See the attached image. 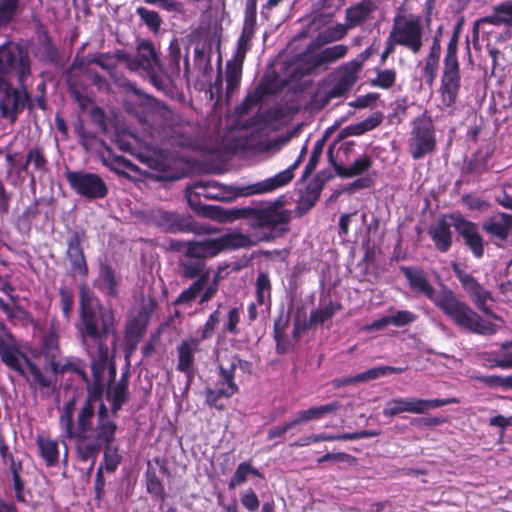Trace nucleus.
Returning <instances> with one entry per match:
<instances>
[{"mask_svg":"<svg viewBox=\"0 0 512 512\" xmlns=\"http://www.w3.org/2000/svg\"><path fill=\"white\" fill-rule=\"evenodd\" d=\"M106 399L112 410L101 402L96 409L89 396L78 406L74 399L68 401L59 417L63 435L76 443L77 452L83 461L96 460L104 448L103 465L108 472H114L121 462L118 445H114L117 424L114 417L127 399V381L112 383L106 391Z\"/></svg>","mask_w":512,"mask_h":512,"instance_id":"nucleus-1","label":"nucleus"},{"mask_svg":"<svg viewBox=\"0 0 512 512\" xmlns=\"http://www.w3.org/2000/svg\"><path fill=\"white\" fill-rule=\"evenodd\" d=\"M80 317L78 330L81 341L91 358L93 374L99 380L104 370L108 369L114 379L116 370L109 360L107 338H115L114 316L110 310L99 308L97 302L84 289L80 295Z\"/></svg>","mask_w":512,"mask_h":512,"instance_id":"nucleus-2","label":"nucleus"},{"mask_svg":"<svg viewBox=\"0 0 512 512\" xmlns=\"http://www.w3.org/2000/svg\"><path fill=\"white\" fill-rule=\"evenodd\" d=\"M115 82L137 96L144 112L143 115L138 114L140 122L160 126L172 145L192 149L200 147L201 129L196 123L184 120L165 104L143 93L126 79H115Z\"/></svg>","mask_w":512,"mask_h":512,"instance_id":"nucleus-3","label":"nucleus"},{"mask_svg":"<svg viewBox=\"0 0 512 512\" xmlns=\"http://www.w3.org/2000/svg\"><path fill=\"white\" fill-rule=\"evenodd\" d=\"M15 71L22 83L30 74V61L27 52L19 45L7 43L0 46V100L2 116L14 121L29 99L26 89H14L10 86L8 75Z\"/></svg>","mask_w":512,"mask_h":512,"instance_id":"nucleus-4","label":"nucleus"},{"mask_svg":"<svg viewBox=\"0 0 512 512\" xmlns=\"http://www.w3.org/2000/svg\"><path fill=\"white\" fill-rule=\"evenodd\" d=\"M435 305L457 326L480 335H492L497 326L483 319L448 288L438 291Z\"/></svg>","mask_w":512,"mask_h":512,"instance_id":"nucleus-5","label":"nucleus"},{"mask_svg":"<svg viewBox=\"0 0 512 512\" xmlns=\"http://www.w3.org/2000/svg\"><path fill=\"white\" fill-rule=\"evenodd\" d=\"M68 366L52 358L48 365L40 369L22 355L10 368L27 380L31 390L39 391L42 396L49 397L55 390L57 374L64 372Z\"/></svg>","mask_w":512,"mask_h":512,"instance_id":"nucleus-6","label":"nucleus"},{"mask_svg":"<svg viewBox=\"0 0 512 512\" xmlns=\"http://www.w3.org/2000/svg\"><path fill=\"white\" fill-rule=\"evenodd\" d=\"M119 59L124 60L126 66L135 72L144 73L151 84L159 91L166 92L169 88V79L163 73L158 55L150 42H141L137 47L135 57L119 55Z\"/></svg>","mask_w":512,"mask_h":512,"instance_id":"nucleus-7","label":"nucleus"},{"mask_svg":"<svg viewBox=\"0 0 512 512\" xmlns=\"http://www.w3.org/2000/svg\"><path fill=\"white\" fill-rule=\"evenodd\" d=\"M270 235L253 238L238 231H232L215 239L187 242L185 244L187 253L196 258L204 260L207 257L217 255L223 249L247 248L255 245L258 241L268 240Z\"/></svg>","mask_w":512,"mask_h":512,"instance_id":"nucleus-8","label":"nucleus"},{"mask_svg":"<svg viewBox=\"0 0 512 512\" xmlns=\"http://www.w3.org/2000/svg\"><path fill=\"white\" fill-rule=\"evenodd\" d=\"M457 42V36L453 35L448 43L444 57L440 93L442 104L445 107H451L455 104L461 87L460 67L457 59Z\"/></svg>","mask_w":512,"mask_h":512,"instance_id":"nucleus-9","label":"nucleus"},{"mask_svg":"<svg viewBox=\"0 0 512 512\" xmlns=\"http://www.w3.org/2000/svg\"><path fill=\"white\" fill-rule=\"evenodd\" d=\"M362 63L357 60L348 62L339 68L315 93V100L325 105L330 99L347 93L356 83Z\"/></svg>","mask_w":512,"mask_h":512,"instance_id":"nucleus-10","label":"nucleus"},{"mask_svg":"<svg viewBox=\"0 0 512 512\" xmlns=\"http://www.w3.org/2000/svg\"><path fill=\"white\" fill-rule=\"evenodd\" d=\"M424 29L416 15H397L390 31V40L418 54L423 47Z\"/></svg>","mask_w":512,"mask_h":512,"instance_id":"nucleus-11","label":"nucleus"},{"mask_svg":"<svg viewBox=\"0 0 512 512\" xmlns=\"http://www.w3.org/2000/svg\"><path fill=\"white\" fill-rule=\"evenodd\" d=\"M456 402L454 399H420L415 397H398L389 400L383 415L394 417L401 413L425 414L430 410Z\"/></svg>","mask_w":512,"mask_h":512,"instance_id":"nucleus-12","label":"nucleus"},{"mask_svg":"<svg viewBox=\"0 0 512 512\" xmlns=\"http://www.w3.org/2000/svg\"><path fill=\"white\" fill-rule=\"evenodd\" d=\"M435 145V131L431 119L425 115L414 119L409 139V151L412 158L415 160L423 158L434 150Z\"/></svg>","mask_w":512,"mask_h":512,"instance_id":"nucleus-13","label":"nucleus"},{"mask_svg":"<svg viewBox=\"0 0 512 512\" xmlns=\"http://www.w3.org/2000/svg\"><path fill=\"white\" fill-rule=\"evenodd\" d=\"M238 366L241 369H245L248 366V362L238 359L237 357H233L228 366H225L223 363L220 364L219 374L222 382L217 384L216 389L207 388L205 391L206 403L209 406L222 409L223 407L217 406V401L222 397L229 398L238 392V386L234 381L235 370Z\"/></svg>","mask_w":512,"mask_h":512,"instance_id":"nucleus-14","label":"nucleus"},{"mask_svg":"<svg viewBox=\"0 0 512 512\" xmlns=\"http://www.w3.org/2000/svg\"><path fill=\"white\" fill-rule=\"evenodd\" d=\"M65 177L71 188L84 198L102 199L108 194L105 182L97 174L85 171H67Z\"/></svg>","mask_w":512,"mask_h":512,"instance_id":"nucleus-15","label":"nucleus"},{"mask_svg":"<svg viewBox=\"0 0 512 512\" xmlns=\"http://www.w3.org/2000/svg\"><path fill=\"white\" fill-rule=\"evenodd\" d=\"M247 215L251 219L252 227L267 228L271 231L280 225L288 224L291 218L290 211L286 210L280 201L263 208L251 209Z\"/></svg>","mask_w":512,"mask_h":512,"instance_id":"nucleus-16","label":"nucleus"},{"mask_svg":"<svg viewBox=\"0 0 512 512\" xmlns=\"http://www.w3.org/2000/svg\"><path fill=\"white\" fill-rule=\"evenodd\" d=\"M347 51V46L338 44L328 47L318 53H306L300 58L297 68L302 75L310 74L314 69L326 67L343 58Z\"/></svg>","mask_w":512,"mask_h":512,"instance_id":"nucleus-17","label":"nucleus"},{"mask_svg":"<svg viewBox=\"0 0 512 512\" xmlns=\"http://www.w3.org/2000/svg\"><path fill=\"white\" fill-rule=\"evenodd\" d=\"M301 162V157H299L290 167L279 172L278 174L259 181L257 183L238 187L237 193L240 196H251L258 194H266L273 192L274 190L285 186L288 184L294 177L293 171Z\"/></svg>","mask_w":512,"mask_h":512,"instance_id":"nucleus-18","label":"nucleus"},{"mask_svg":"<svg viewBox=\"0 0 512 512\" xmlns=\"http://www.w3.org/2000/svg\"><path fill=\"white\" fill-rule=\"evenodd\" d=\"M452 218L456 231L462 236L474 257L482 258L484 255V240L479 233L477 224L464 219L461 215Z\"/></svg>","mask_w":512,"mask_h":512,"instance_id":"nucleus-19","label":"nucleus"},{"mask_svg":"<svg viewBox=\"0 0 512 512\" xmlns=\"http://www.w3.org/2000/svg\"><path fill=\"white\" fill-rule=\"evenodd\" d=\"M453 271L464 290L472 298L474 304L484 313L488 314L489 311L486 308V303L491 299V293L483 288L472 275L464 272L456 264L453 265Z\"/></svg>","mask_w":512,"mask_h":512,"instance_id":"nucleus-20","label":"nucleus"},{"mask_svg":"<svg viewBox=\"0 0 512 512\" xmlns=\"http://www.w3.org/2000/svg\"><path fill=\"white\" fill-rule=\"evenodd\" d=\"M485 24L512 27V0L496 5L491 15L478 19L473 27L475 37H478L480 27Z\"/></svg>","mask_w":512,"mask_h":512,"instance_id":"nucleus-21","label":"nucleus"},{"mask_svg":"<svg viewBox=\"0 0 512 512\" xmlns=\"http://www.w3.org/2000/svg\"><path fill=\"white\" fill-rule=\"evenodd\" d=\"M401 271L408 280L412 290L426 296L435 304L438 292L429 283L423 270L414 267H401Z\"/></svg>","mask_w":512,"mask_h":512,"instance_id":"nucleus-22","label":"nucleus"},{"mask_svg":"<svg viewBox=\"0 0 512 512\" xmlns=\"http://www.w3.org/2000/svg\"><path fill=\"white\" fill-rule=\"evenodd\" d=\"M483 229L490 235L505 241L512 233V215L499 213L485 221Z\"/></svg>","mask_w":512,"mask_h":512,"instance_id":"nucleus-23","label":"nucleus"},{"mask_svg":"<svg viewBox=\"0 0 512 512\" xmlns=\"http://www.w3.org/2000/svg\"><path fill=\"white\" fill-rule=\"evenodd\" d=\"M198 344L199 341L197 339H191L188 341H183L177 349V369L185 373L188 378H191L193 375L194 354L197 350Z\"/></svg>","mask_w":512,"mask_h":512,"instance_id":"nucleus-24","label":"nucleus"},{"mask_svg":"<svg viewBox=\"0 0 512 512\" xmlns=\"http://www.w3.org/2000/svg\"><path fill=\"white\" fill-rule=\"evenodd\" d=\"M23 354L15 346L12 335L3 323L0 322V356L2 361L10 367L17 363Z\"/></svg>","mask_w":512,"mask_h":512,"instance_id":"nucleus-25","label":"nucleus"},{"mask_svg":"<svg viewBox=\"0 0 512 512\" xmlns=\"http://www.w3.org/2000/svg\"><path fill=\"white\" fill-rule=\"evenodd\" d=\"M67 255L74 273L86 275L87 266L81 248V239L78 233L73 234L68 241Z\"/></svg>","mask_w":512,"mask_h":512,"instance_id":"nucleus-26","label":"nucleus"},{"mask_svg":"<svg viewBox=\"0 0 512 512\" xmlns=\"http://www.w3.org/2000/svg\"><path fill=\"white\" fill-rule=\"evenodd\" d=\"M431 238L440 252H447L452 245V231L444 220L438 221L430 230Z\"/></svg>","mask_w":512,"mask_h":512,"instance_id":"nucleus-27","label":"nucleus"},{"mask_svg":"<svg viewBox=\"0 0 512 512\" xmlns=\"http://www.w3.org/2000/svg\"><path fill=\"white\" fill-rule=\"evenodd\" d=\"M204 267V260L189 255L187 251H185V255L180 260L181 275L188 279L199 278L204 274L209 276L208 272H203Z\"/></svg>","mask_w":512,"mask_h":512,"instance_id":"nucleus-28","label":"nucleus"},{"mask_svg":"<svg viewBox=\"0 0 512 512\" xmlns=\"http://www.w3.org/2000/svg\"><path fill=\"white\" fill-rule=\"evenodd\" d=\"M36 442L40 455L44 459L46 465L49 467L56 465L59 460L58 442L44 436H38Z\"/></svg>","mask_w":512,"mask_h":512,"instance_id":"nucleus-29","label":"nucleus"},{"mask_svg":"<svg viewBox=\"0 0 512 512\" xmlns=\"http://www.w3.org/2000/svg\"><path fill=\"white\" fill-rule=\"evenodd\" d=\"M196 193L208 199L223 200L227 198L226 186L216 181H199L195 184Z\"/></svg>","mask_w":512,"mask_h":512,"instance_id":"nucleus-30","label":"nucleus"},{"mask_svg":"<svg viewBox=\"0 0 512 512\" xmlns=\"http://www.w3.org/2000/svg\"><path fill=\"white\" fill-rule=\"evenodd\" d=\"M243 63L230 60L226 64V96L230 98L238 89L242 77Z\"/></svg>","mask_w":512,"mask_h":512,"instance_id":"nucleus-31","label":"nucleus"},{"mask_svg":"<svg viewBox=\"0 0 512 512\" xmlns=\"http://www.w3.org/2000/svg\"><path fill=\"white\" fill-rule=\"evenodd\" d=\"M373 10V4L371 1L364 0L358 5L351 7L347 10L346 20L349 27H355L361 22L366 20L371 11Z\"/></svg>","mask_w":512,"mask_h":512,"instance_id":"nucleus-32","label":"nucleus"},{"mask_svg":"<svg viewBox=\"0 0 512 512\" xmlns=\"http://www.w3.org/2000/svg\"><path fill=\"white\" fill-rule=\"evenodd\" d=\"M149 315L146 311H140L138 315L129 321L126 328L128 341H138L148 325Z\"/></svg>","mask_w":512,"mask_h":512,"instance_id":"nucleus-33","label":"nucleus"},{"mask_svg":"<svg viewBox=\"0 0 512 512\" xmlns=\"http://www.w3.org/2000/svg\"><path fill=\"white\" fill-rule=\"evenodd\" d=\"M371 166V160L367 156L356 159L350 166L335 165L337 175L345 178H351L367 171Z\"/></svg>","mask_w":512,"mask_h":512,"instance_id":"nucleus-34","label":"nucleus"},{"mask_svg":"<svg viewBox=\"0 0 512 512\" xmlns=\"http://www.w3.org/2000/svg\"><path fill=\"white\" fill-rule=\"evenodd\" d=\"M208 282V275H201L193 284L187 289L183 290L178 298L175 300L176 305L188 304L194 301L204 289L205 284Z\"/></svg>","mask_w":512,"mask_h":512,"instance_id":"nucleus-35","label":"nucleus"},{"mask_svg":"<svg viewBox=\"0 0 512 512\" xmlns=\"http://www.w3.org/2000/svg\"><path fill=\"white\" fill-rule=\"evenodd\" d=\"M97 284L101 290L111 296H115L117 294V280L115 278L114 272L108 266H101L99 276L97 279Z\"/></svg>","mask_w":512,"mask_h":512,"instance_id":"nucleus-36","label":"nucleus"},{"mask_svg":"<svg viewBox=\"0 0 512 512\" xmlns=\"http://www.w3.org/2000/svg\"><path fill=\"white\" fill-rule=\"evenodd\" d=\"M381 121L382 115L380 113H375L362 122L347 126L344 131L347 135H362L365 132L375 129L378 125H380Z\"/></svg>","mask_w":512,"mask_h":512,"instance_id":"nucleus-37","label":"nucleus"},{"mask_svg":"<svg viewBox=\"0 0 512 512\" xmlns=\"http://www.w3.org/2000/svg\"><path fill=\"white\" fill-rule=\"evenodd\" d=\"M249 475L259 476V473L248 462L240 463L228 483L229 489H234L244 484L248 480Z\"/></svg>","mask_w":512,"mask_h":512,"instance_id":"nucleus-38","label":"nucleus"},{"mask_svg":"<svg viewBox=\"0 0 512 512\" xmlns=\"http://www.w3.org/2000/svg\"><path fill=\"white\" fill-rule=\"evenodd\" d=\"M154 217L157 224L164 230L172 232L181 230L180 218L175 213L158 210Z\"/></svg>","mask_w":512,"mask_h":512,"instance_id":"nucleus-39","label":"nucleus"},{"mask_svg":"<svg viewBox=\"0 0 512 512\" xmlns=\"http://www.w3.org/2000/svg\"><path fill=\"white\" fill-rule=\"evenodd\" d=\"M348 32V26L344 24H337L329 27L321 32L316 41L319 44L330 43L342 39Z\"/></svg>","mask_w":512,"mask_h":512,"instance_id":"nucleus-40","label":"nucleus"},{"mask_svg":"<svg viewBox=\"0 0 512 512\" xmlns=\"http://www.w3.org/2000/svg\"><path fill=\"white\" fill-rule=\"evenodd\" d=\"M254 35V31L250 28H243L241 35L237 41V47L234 54V58L232 60L239 61L241 63L244 62L247 51L250 48V42Z\"/></svg>","mask_w":512,"mask_h":512,"instance_id":"nucleus-41","label":"nucleus"},{"mask_svg":"<svg viewBox=\"0 0 512 512\" xmlns=\"http://www.w3.org/2000/svg\"><path fill=\"white\" fill-rule=\"evenodd\" d=\"M20 0H0V26L9 23L18 12Z\"/></svg>","mask_w":512,"mask_h":512,"instance_id":"nucleus-42","label":"nucleus"},{"mask_svg":"<svg viewBox=\"0 0 512 512\" xmlns=\"http://www.w3.org/2000/svg\"><path fill=\"white\" fill-rule=\"evenodd\" d=\"M137 14L140 19L154 32L160 29L162 20L156 11L149 10L145 7H138Z\"/></svg>","mask_w":512,"mask_h":512,"instance_id":"nucleus-43","label":"nucleus"},{"mask_svg":"<svg viewBox=\"0 0 512 512\" xmlns=\"http://www.w3.org/2000/svg\"><path fill=\"white\" fill-rule=\"evenodd\" d=\"M336 440L342 441V434H339V435H328V434L309 435V436H304V437L297 439L292 444V446L305 447V446H309V445H311L313 443H317V442L336 441Z\"/></svg>","mask_w":512,"mask_h":512,"instance_id":"nucleus-44","label":"nucleus"},{"mask_svg":"<svg viewBox=\"0 0 512 512\" xmlns=\"http://www.w3.org/2000/svg\"><path fill=\"white\" fill-rule=\"evenodd\" d=\"M396 80V72L393 69H383L377 72L376 78L373 80L375 86L383 89L392 87Z\"/></svg>","mask_w":512,"mask_h":512,"instance_id":"nucleus-45","label":"nucleus"},{"mask_svg":"<svg viewBox=\"0 0 512 512\" xmlns=\"http://www.w3.org/2000/svg\"><path fill=\"white\" fill-rule=\"evenodd\" d=\"M220 307L221 304H219L218 308L209 315L201 331V339H208L212 337L215 328L219 324L221 319Z\"/></svg>","mask_w":512,"mask_h":512,"instance_id":"nucleus-46","label":"nucleus"},{"mask_svg":"<svg viewBox=\"0 0 512 512\" xmlns=\"http://www.w3.org/2000/svg\"><path fill=\"white\" fill-rule=\"evenodd\" d=\"M482 381L491 388L512 389V375L498 376L489 375L482 378Z\"/></svg>","mask_w":512,"mask_h":512,"instance_id":"nucleus-47","label":"nucleus"},{"mask_svg":"<svg viewBox=\"0 0 512 512\" xmlns=\"http://www.w3.org/2000/svg\"><path fill=\"white\" fill-rule=\"evenodd\" d=\"M242 506L249 512H255L259 509L260 501L253 489L249 488L240 493Z\"/></svg>","mask_w":512,"mask_h":512,"instance_id":"nucleus-48","label":"nucleus"},{"mask_svg":"<svg viewBox=\"0 0 512 512\" xmlns=\"http://www.w3.org/2000/svg\"><path fill=\"white\" fill-rule=\"evenodd\" d=\"M392 325L402 327L414 322L417 315L408 310H399L390 315Z\"/></svg>","mask_w":512,"mask_h":512,"instance_id":"nucleus-49","label":"nucleus"},{"mask_svg":"<svg viewBox=\"0 0 512 512\" xmlns=\"http://www.w3.org/2000/svg\"><path fill=\"white\" fill-rule=\"evenodd\" d=\"M240 321V311L238 308H232L227 316V320L225 321L223 325V332L229 333L232 335H237L239 333V330L237 328V325Z\"/></svg>","mask_w":512,"mask_h":512,"instance_id":"nucleus-50","label":"nucleus"},{"mask_svg":"<svg viewBox=\"0 0 512 512\" xmlns=\"http://www.w3.org/2000/svg\"><path fill=\"white\" fill-rule=\"evenodd\" d=\"M336 312V307L330 304L325 306L324 308L315 310L310 315L311 324H322L328 319H330L334 313Z\"/></svg>","mask_w":512,"mask_h":512,"instance_id":"nucleus-51","label":"nucleus"},{"mask_svg":"<svg viewBox=\"0 0 512 512\" xmlns=\"http://www.w3.org/2000/svg\"><path fill=\"white\" fill-rule=\"evenodd\" d=\"M256 0H247L245 7V19L243 28H250L252 31L255 30L256 24Z\"/></svg>","mask_w":512,"mask_h":512,"instance_id":"nucleus-52","label":"nucleus"},{"mask_svg":"<svg viewBox=\"0 0 512 512\" xmlns=\"http://www.w3.org/2000/svg\"><path fill=\"white\" fill-rule=\"evenodd\" d=\"M384 376H386L384 366H378V367H373L371 369H368L362 373L355 375V379H356L357 383H361V382H368L371 380H375V379H378V378L384 377Z\"/></svg>","mask_w":512,"mask_h":512,"instance_id":"nucleus-53","label":"nucleus"},{"mask_svg":"<svg viewBox=\"0 0 512 512\" xmlns=\"http://www.w3.org/2000/svg\"><path fill=\"white\" fill-rule=\"evenodd\" d=\"M323 418L321 415V411L319 407H311L307 410H302L298 412L297 416L294 418L296 425L308 422L311 420H319Z\"/></svg>","mask_w":512,"mask_h":512,"instance_id":"nucleus-54","label":"nucleus"},{"mask_svg":"<svg viewBox=\"0 0 512 512\" xmlns=\"http://www.w3.org/2000/svg\"><path fill=\"white\" fill-rule=\"evenodd\" d=\"M462 202L470 210L483 211L487 210L489 207V204L486 201L472 195H464L462 197Z\"/></svg>","mask_w":512,"mask_h":512,"instance_id":"nucleus-55","label":"nucleus"},{"mask_svg":"<svg viewBox=\"0 0 512 512\" xmlns=\"http://www.w3.org/2000/svg\"><path fill=\"white\" fill-rule=\"evenodd\" d=\"M439 60L427 57L423 69L424 78L428 84L433 83L436 78Z\"/></svg>","mask_w":512,"mask_h":512,"instance_id":"nucleus-56","label":"nucleus"},{"mask_svg":"<svg viewBox=\"0 0 512 512\" xmlns=\"http://www.w3.org/2000/svg\"><path fill=\"white\" fill-rule=\"evenodd\" d=\"M219 278H220V276H219V272H218L217 274H215L212 282L209 283L207 285V287H205V289L201 295L200 301H199L200 304L208 302L215 296V294L218 291Z\"/></svg>","mask_w":512,"mask_h":512,"instance_id":"nucleus-57","label":"nucleus"},{"mask_svg":"<svg viewBox=\"0 0 512 512\" xmlns=\"http://www.w3.org/2000/svg\"><path fill=\"white\" fill-rule=\"evenodd\" d=\"M45 163H46V161H45L43 155L40 153V151L31 150L27 156V162L25 165V169L27 168V166L29 164H32L37 170H42L45 167Z\"/></svg>","mask_w":512,"mask_h":512,"instance_id":"nucleus-58","label":"nucleus"},{"mask_svg":"<svg viewBox=\"0 0 512 512\" xmlns=\"http://www.w3.org/2000/svg\"><path fill=\"white\" fill-rule=\"evenodd\" d=\"M378 434H379V432L374 431V430H363V431L354 432V433H343L342 441H352V440L371 438V437L377 436Z\"/></svg>","mask_w":512,"mask_h":512,"instance_id":"nucleus-59","label":"nucleus"},{"mask_svg":"<svg viewBox=\"0 0 512 512\" xmlns=\"http://www.w3.org/2000/svg\"><path fill=\"white\" fill-rule=\"evenodd\" d=\"M296 426L295 420L288 421L281 426H276L268 431V439H274L285 434L288 430Z\"/></svg>","mask_w":512,"mask_h":512,"instance_id":"nucleus-60","label":"nucleus"},{"mask_svg":"<svg viewBox=\"0 0 512 512\" xmlns=\"http://www.w3.org/2000/svg\"><path fill=\"white\" fill-rule=\"evenodd\" d=\"M376 100H377L376 94L371 93V94H367V95L358 97L356 100L351 102L350 105L355 108H366V107L373 105Z\"/></svg>","mask_w":512,"mask_h":512,"instance_id":"nucleus-61","label":"nucleus"},{"mask_svg":"<svg viewBox=\"0 0 512 512\" xmlns=\"http://www.w3.org/2000/svg\"><path fill=\"white\" fill-rule=\"evenodd\" d=\"M390 324H392L390 315L383 316L380 319L373 321L371 324L366 325L364 327V330H366L368 332L382 330Z\"/></svg>","mask_w":512,"mask_h":512,"instance_id":"nucleus-62","label":"nucleus"},{"mask_svg":"<svg viewBox=\"0 0 512 512\" xmlns=\"http://www.w3.org/2000/svg\"><path fill=\"white\" fill-rule=\"evenodd\" d=\"M271 285L267 274L260 273L256 280V291H264L270 294Z\"/></svg>","mask_w":512,"mask_h":512,"instance_id":"nucleus-63","label":"nucleus"},{"mask_svg":"<svg viewBox=\"0 0 512 512\" xmlns=\"http://www.w3.org/2000/svg\"><path fill=\"white\" fill-rule=\"evenodd\" d=\"M61 306L64 316L68 318L72 310L73 299L71 295L65 291L61 292Z\"/></svg>","mask_w":512,"mask_h":512,"instance_id":"nucleus-64","label":"nucleus"}]
</instances>
